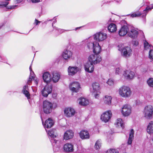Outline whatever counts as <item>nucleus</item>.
Returning a JSON list of instances; mask_svg holds the SVG:
<instances>
[{
    "mask_svg": "<svg viewBox=\"0 0 153 153\" xmlns=\"http://www.w3.org/2000/svg\"><path fill=\"white\" fill-rule=\"evenodd\" d=\"M4 24H1L0 25V29L3 26H4Z\"/></svg>",
    "mask_w": 153,
    "mask_h": 153,
    "instance_id": "obj_53",
    "label": "nucleus"
},
{
    "mask_svg": "<svg viewBox=\"0 0 153 153\" xmlns=\"http://www.w3.org/2000/svg\"><path fill=\"white\" fill-rule=\"evenodd\" d=\"M136 46L138 45V42H135V44H134Z\"/></svg>",
    "mask_w": 153,
    "mask_h": 153,
    "instance_id": "obj_55",
    "label": "nucleus"
},
{
    "mask_svg": "<svg viewBox=\"0 0 153 153\" xmlns=\"http://www.w3.org/2000/svg\"><path fill=\"white\" fill-rule=\"evenodd\" d=\"M45 130L50 137V141L53 147L54 152H56L57 150V130L56 129H52L47 132V130Z\"/></svg>",
    "mask_w": 153,
    "mask_h": 153,
    "instance_id": "obj_2",
    "label": "nucleus"
},
{
    "mask_svg": "<svg viewBox=\"0 0 153 153\" xmlns=\"http://www.w3.org/2000/svg\"><path fill=\"white\" fill-rule=\"evenodd\" d=\"M101 142L100 140H98L96 141L94 146V148L95 149L98 150L100 149L101 146Z\"/></svg>",
    "mask_w": 153,
    "mask_h": 153,
    "instance_id": "obj_35",
    "label": "nucleus"
},
{
    "mask_svg": "<svg viewBox=\"0 0 153 153\" xmlns=\"http://www.w3.org/2000/svg\"><path fill=\"white\" fill-rule=\"evenodd\" d=\"M41 23V22L40 21H38L36 19H35V22L34 23V24L35 25H38L40 23Z\"/></svg>",
    "mask_w": 153,
    "mask_h": 153,
    "instance_id": "obj_43",
    "label": "nucleus"
},
{
    "mask_svg": "<svg viewBox=\"0 0 153 153\" xmlns=\"http://www.w3.org/2000/svg\"><path fill=\"white\" fill-rule=\"evenodd\" d=\"M144 49L146 50H147L148 49H150V50L153 48L152 46L150 44H149V43L145 40L144 41Z\"/></svg>",
    "mask_w": 153,
    "mask_h": 153,
    "instance_id": "obj_33",
    "label": "nucleus"
},
{
    "mask_svg": "<svg viewBox=\"0 0 153 153\" xmlns=\"http://www.w3.org/2000/svg\"><path fill=\"white\" fill-rule=\"evenodd\" d=\"M131 112V107L128 104L124 105L122 108L121 113L125 117L129 115Z\"/></svg>",
    "mask_w": 153,
    "mask_h": 153,
    "instance_id": "obj_9",
    "label": "nucleus"
},
{
    "mask_svg": "<svg viewBox=\"0 0 153 153\" xmlns=\"http://www.w3.org/2000/svg\"><path fill=\"white\" fill-rule=\"evenodd\" d=\"M32 79H34V78H32L31 77V76H30L29 79L27 82V83L28 84L30 85V83H31V81H32Z\"/></svg>",
    "mask_w": 153,
    "mask_h": 153,
    "instance_id": "obj_42",
    "label": "nucleus"
},
{
    "mask_svg": "<svg viewBox=\"0 0 153 153\" xmlns=\"http://www.w3.org/2000/svg\"><path fill=\"white\" fill-rule=\"evenodd\" d=\"M74 133L71 130L67 131L64 134V138L65 140H68L73 138Z\"/></svg>",
    "mask_w": 153,
    "mask_h": 153,
    "instance_id": "obj_24",
    "label": "nucleus"
},
{
    "mask_svg": "<svg viewBox=\"0 0 153 153\" xmlns=\"http://www.w3.org/2000/svg\"><path fill=\"white\" fill-rule=\"evenodd\" d=\"M107 84L111 86H113L115 83V82L114 79H109L106 82Z\"/></svg>",
    "mask_w": 153,
    "mask_h": 153,
    "instance_id": "obj_36",
    "label": "nucleus"
},
{
    "mask_svg": "<svg viewBox=\"0 0 153 153\" xmlns=\"http://www.w3.org/2000/svg\"><path fill=\"white\" fill-rule=\"evenodd\" d=\"M56 16L54 17L52 20L53 22L52 23V26L54 29L57 30V23L56 21Z\"/></svg>",
    "mask_w": 153,
    "mask_h": 153,
    "instance_id": "obj_34",
    "label": "nucleus"
},
{
    "mask_svg": "<svg viewBox=\"0 0 153 153\" xmlns=\"http://www.w3.org/2000/svg\"><path fill=\"white\" fill-rule=\"evenodd\" d=\"M53 105L48 100L44 101L43 103V109L44 112L46 114L50 113L52 111Z\"/></svg>",
    "mask_w": 153,
    "mask_h": 153,
    "instance_id": "obj_8",
    "label": "nucleus"
},
{
    "mask_svg": "<svg viewBox=\"0 0 153 153\" xmlns=\"http://www.w3.org/2000/svg\"><path fill=\"white\" fill-rule=\"evenodd\" d=\"M40 14H39V17H40Z\"/></svg>",
    "mask_w": 153,
    "mask_h": 153,
    "instance_id": "obj_57",
    "label": "nucleus"
},
{
    "mask_svg": "<svg viewBox=\"0 0 153 153\" xmlns=\"http://www.w3.org/2000/svg\"><path fill=\"white\" fill-rule=\"evenodd\" d=\"M79 135L82 139H88L89 137V133L87 131H82L79 133Z\"/></svg>",
    "mask_w": 153,
    "mask_h": 153,
    "instance_id": "obj_27",
    "label": "nucleus"
},
{
    "mask_svg": "<svg viewBox=\"0 0 153 153\" xmlns=\"http://www.w3.org/2000/svg\"><path fill=\"white\" fill-rule=\"evenodd\" d=\"M104 103L110 105L111 104L112 97L111 96L105 95L103 98Z\"/></svg>",
    "mask_w": 153,
    "mask_h": 153,
    "instance_id": "obj_32",
    "label": "nucleus"
},
{
    "mask_svg": "<svg viewBox=\"0 0 153 153\" xmlns=\"http://www.w3.org/2000/svg\"><path fill=\"white\" fill-rule=\"evenodd\" d=\"M138 32L137 30L134 28H132L129 29L128 33V36L131 38H136L138 35Z\"/></svg>",
    "mask_w": 153,
    "mask_h": 153,
    "instance_id": "obj_16",
    "label": "nucleus"
},
{
    "mask_svg": "<svg viewBox=\"0 0 153 153\" xmlns=\"http://www.w3.org/2000/svg\"><path fill=\"white\" fill-rule=\"evenodd\" d=\"M52 89V85H49L47 84L45 86L44 89L42 91V96L44 97H47L48 95L51 93Z\"/></svg>",
    "mask_w": 153,
    "mask_h": 153,
    "instance_id": "obj_12",
    "label": "nucleus"
},
{
    "mask_svg": "<svg viewBox=\"0 0 153 153\" xmlns=\"http://www.w3.org/2000/svg\"><path fill=\"white\" fill-rule=\"evenodd\" d=\"M152 8H153V5H152V7H147L143 10L144 13H143L142 14L139 11H137L136 12H134L129 15H130V17L132 18L138 17L141 15H142V17H145L146 15L147 12L146 13V12L147 11L149 10H151Z\"/></svg>",
    "mask_w": 153,
    "mask_h": 153,
    "instance_id": "obj_11",
    "label": "nucleus"
},
{
    "mask_svg": "<svg viewBox=\"0 0 153 153\" xmlns=\"http://www.w3.org/2000/svg\"><path fill=\"white\" fill-rule=\"evenodd\" d=\"M76 153H82V152L78 149L76 151Z\"/></svg>",
    "mask_w": 153,
    "mask_h": 153,
    "instance_id": "obj_51",
    "label": "nucleus"
},
{
    "mask_svg": "<svg viewBox=\"0 0 153 153\" xmlns=\"http://www.w3.org/2000/svg\"><path fill=\"white\" fill-rule=\"evenodd\" d=\"M34 72L33 71H30V76H31L32 78H34Z\"/></svg>",
    "mask_w": 153,
    "mask_h": 153,
    "instance_id": "obj_47",
    "label": "nucleus"
},
{
    "mask_svg": "<svg viewBox=\"0 0 153 153\" xmlns=\"http://www.w3.org/2000/svg\"><path fill=\"white\" fill-rule=\"evenodd\" d=\"M93 39L90 38L87 40V47L89 49H92L94 53L92 54L88 57V60L93 64L99 63L102 60L100 56L98 54L101 51V48L97 42H94Z\"/></svg>",
    "mask_w": 153,
    "mask_h": 153,
    "instance_id": "obj_1",
    "label": "nucleus"
},
{
    "mask_svg": "<svg viewBox=\"0 0 153 153\" xmlns=\"http://www.w3.org/2000/svg\"><path fill=\"white\" fill-rule=\"evenodd\" d=\"M69 88L73 92L77 93L79 91L81 87L78 82H74L70 84Z\"/></svg>",
    "mask_w": 153,
    "mask_h": 153,
    "instance_id": "obj_10",
    "label": "nucleus"
},
{
    "mask_svg": "<svg viewBox=\"0 0 153 153\" xmlns=\"http://www.w3.org/2000/svg\"><path fill=\"white\" fill-rule=\"evenodd\" d=\"M17 7L18 5H16L10 6H9V7H8L7 8L10 9H14L16 8Z\"/></svg>",
    "mask_w": 153,
    "mask_h": 153,
    "instance_id": "obj_44",
    "label": "nucleus"
},
{
    "mask_svg": "<svg viewBox=\"0 0 153 153\" xmlns=\"http://www.w3.org/2000/svg\"><path fill=\"white\" fill-rule=\"evenodd\" d=\"M111 115L112 114L111 111H108L104 112L101 115V119L102 121L106 123L110 119Z\"/></svg>",
    "mask_w": 153,
    "mask_h": 153,
    "instance_id": "obj_13",
    "label": "nucleus"
},
{
    "mask_svg": "<svg viewBox=\"0 0 153 153\" xmlns=\"http://www.w3.org/2000/svg\"><path fill=\"white\" fill-rule=\"evenodd\" d=\"M106 153H119L118 151L114 149H110L108 150Z\"/></svg>",
    "mask_w": 153,
    "mask_h": 153,
    "instance_id": "obj_38",
    "label": "nucleus"
},
{
    "mask_svg": "<svg viewBox=\"0 0 153 153\" xmlns=\"http://www.w3.org/2000/svg\"><path fill=\"white\" fill-rule=\"evenodd\" d=\"M42 123L45 128H50L52 127L54 125V121L52 120L51 118H49L45 122V123H44L42 119L41 118Z\"/></svg>",
    "mask_w": 153,
    "mask_h": 153,
    "instance_id": "obj_17",
    "label": "nucleus"
},
{
    "mask_svg": "<svg viewBox=\"0 0 153 153\" xmlns=\"http://www.w3.org/2000/svg\"><path fill=\"white\" fill-rule=\"evenodd\" d=\"M118 92L119 95L124 98H128L131 94L132 92L130 88L126 86H123L119 89Z\"/></svg>",
    "mask_w": 153,
    "mask_h": 153,
    "instance_id": "obj_3",
    "label": "nucleus"
},
{
    "mask_svg": "<svg viewBox=\"0 0 153 153\" xmlns=\"http://www.w3.org/2000/svg\"><path fill=\"white\" fill-rule=\"evenodd\" d=\"M134 131L133 129H131L129 133V136L128 141V144L130 145L131 144L132 142L134 139Z\"/></svg>",
    "mask_w": 153,
    "mask_h": 153,
    "instance_id": "obj_30",
    "label": "nucleus"
},
{
    "mask_svg": "<svg viewBox=\"0 0 153 153\" xmlns=\"http://www.w3.org/2000/svg\"><path fill=\"white\" fill-rule=\"evenodd\" d=\"M85 71L91 73L94 70V66L91 62H88L85 65Z\"/></svg>",
    "mask_w": 153,
    "mask_h": 153,
    "instance_id": "obj_21",
    "label": "nucleus"
},
{
    "mask_svg": "<svg viewBox=\"0 0 153 153\" xmlns=\"http://www.w3.org/2000/svg\"><path fill=\"white\" fill-rule=\"evenodd\" d=\"M80 69L76 66H69L68 68V74L69 75L73 76L78 72L80 71Z\"/></svg>",
    "mask_w": 153,
    "mask_h": 153,
    "instance_id": "obj_15",
    "label": "nucleus"
},
{
    "mask_svg": "<svg viewBox=\"0 0 153 153\" xmlns=\"http://www.w3.org/2000/svg\"><path fill=\"white\" fill-rule=\"evenodd\" d=\"M117 127H121L122 128L124 127V124L123 122L121 119H118L115 123Z\"/></svg>",
    "mask_w": 153,
    "mask_h": 153,
    "instance_id": "obj_31",
    "label": "nucleus"
},
{
    "mask_svg": "<svg viewBox=\"0 0 153 153\" xmlns=\"http://www.w3.org/2000/svg\"><path fill=\"white\" fill-rule=\"evenodd\" d=\"M78 101L79 104L82 105H87L89 103L88 100L83 97L79 98Z\"/></svg>",
    "mask_w": 153,
    "mask_h": 153,
    "instance_id": "obj_25",
    "label": "nucleus"
},
{
    "mask_svg": "<svg viewBox=\"0 0 153 153\" xmlns=\"http://www.w3.org/2000/svg\"><path fill=\"white\" fill-rule=\"evenodd\" d=\"M146 131L149 134L153 133V121H151L149 123L147 126Z\"/></svg>",
    "mask_w": 153,
    "mask_h": 153,
    "instance_id": "obj_28",
    "label": "nucleus"
},
{
    "mask_svg": "<svg viewBox=\"0 0 153 153\" xmlns=\"http://www.w3.org/2000/svg\"><path fill=\"white\" fill-rule=\"evenodd\" d=\"M134 73L130 70L124 71L123 75L128 80L132 79L134 76Z\"/></svg>",
    "mask_w": 153,
    "mask_h": 153,
    "instance_id": "obj_19",
    "label": "nucleus"
},
{
    "mask_svg": "<svg viewBox=\"0 0 153 153\" xmlns=\"http://www.w3.org/2000/svg\"><path fill=\"white\" fill-rule=\"evenodd\" d=\"M22 91L28 99L30 98V94L28 91V86L27 85H25L23 86Z\"/></svg>",
    "mask_w": 153,
    "mask_h": 153,
    "instance_id": "obj_26",
    "label": "nucleus"
},
{
    "mask_svg": "<svg viewBox=\"0 0 153 153\" xmlns=\"http://www.w3.org/2000/svg\"><path fill=\"white\" fill-rule=\"evenodd\" d=\"M56 94H53L52 95V97L54 98H56Z\"/></svg>",
    "mask_w": 153,
    "mask_h": 153,
    "instance_id": "obj_52",
    "label": "nucleus"
},
{
    "mask_svg": "<svg viewBox=\"0 0 153 153\" xmlns=\"http://www.w3.org/2000/svg\"><path fill=\"white\" fill-rule=\"evenodd\" d=\"M63 149L66 152H73L74 150L73 145L70 143H66L64 146Z\"/></svg>",
    "mask_w": 153,
    "mask_h": 153,
    "instance_id": "obj_23",
    "label": "nucleus"
},
{
    "mask_svg": "<svg viewBox=\"0 0 153 153\" xmlns=\"http://www.w3.org/2000/svg\"><path fill=\"white\" fill-rule=\"evenodd\" d=\"M33 3H36L40 2V0H31Z\"/></svg>",
    "mask_w": 153,
    "mask_h": 153,
    "instance_id": "obj_48",
    "label": "nucleus"
},
{
    "mask_svg": "<svg viewBox=\"0 0 153 153\" xmlns=\"http://www.w3.org/2000/svg\"><path fill=\"white\" fill-rule=\"evenodd\" d=\"M149 58L152 59L153 62V50L151 49L149 52Z\"/></svg>",
    "mask_w": 153,
    "mask_h": 153,
    "instance_id": "obj_40",
    "label": "nucleus"
},
{
    "mask_svg": "<svg viewBox=\"0 0 153 153\" xmlns=\"http://www.w3.org/2000/svg\"><path fill=\"white\" fill-rule=\"evenodd\" d=\"M129 30L128 27L126 25H123L120 29L118 32V34L120 36H124L128 33Z\"/></svg>",
    "mask_w": 153,
    "mask_h": 153,
    "instance_id": "obj_20",
    "label": "nucleus"
},
{
    "mask_svg": "<svg viewBox=\"0 0 153 153\" xmlns=\"http://www.w3.org/2000/svg\"><path fill=\"white\" fill-rule=\"evenodd\" d=\"M65 115L68 117H72L74 115L76 111L75 110L71 107L66 108L64 110Z\"/></svg>",
    "mask_w": 153,
    "mask_h": 153,
    "instance_id": "obj_14",
    "label": "nucleus"
},
{
    "mask_svg": "<svg viewBox=\"0 0 153 153\" xmlns=\"http://www.w3.org/2000/svg\"><path fill=\"white\" fill-rule=\"evenodd\" d=\"M64 31V30H61V29H58V32H61L60 33H62Z\"/></svg>",
    "mask_w": 153,
    "mask_h": 153,
    "instance_id": "obj_50",
    "label": "nucleus"
},
{
    "mask_svg": "<svg viewBox=\"0 0 153 153\" xmlns=\"http://www.w3.org/2000/svg\"><path fill=\"white\" fill-rule=\"evenodd\" d=\"M0 57L1 59V60H0V61L3 62H5L6 60V58L5 57H2L0 56Z\"/></svg>",
    "mask_w": 153,
    "mask_h": 153,
    "instance_id": "obj_46",
    "label": "nucleus"
},
{
    "mask_svg": "<svg viewBox=\"0 0 153 153\" xmlns=\"http://www.w3.org/2000/svg\"><path fill=\"white\" fill-rule=\"evenodd\" d=\"M107 34L105 33L99 32L95 34L93 37H91L88 39H86L84 42L86 43V45H87V40L90 38L93 39L92 40H93V41L94 42H97L94 41V40L99 42L102 41L105 39L107 38Z\"/></svg>",
    "mask_w": 153,
    "mask_h": 153,
    "instance_id": "obj_4",
    "label": "nucleus"
},
{
    "mask_svg": "<svg viewBox=\"0 0 153 153\" xmlns=\"http://www.w3.org/2000/svg\"><path fill=\"white\" fill-rule=\"evenodd\" d=\"M31 65L30 66V67H29V69H30V71H32V68H31Z\"/></svg>",
    "mask_w": 153,
    "mask_h": 153,
    "instance_id": "obj_54",
    "label": "nucleus"
},
{
    "mask_svg": "<svg viewBox=\"0 0 153 153\" xmlns=\"http://www.w3.org/2000/svg\"><path fill=\"white\" fill-rule=\"evenodd\" d=\"M122 71L121 68H117L116 69V73L117 74H120Z\"/></svg>",
    "mask_w": 153,
    "mask_h": 153,
    "instance_id": "obj_41",
    "label": "nucleus"
},
{
    "mask_svg": "<svg viewBox=\"0 0 153 153\" xmlns=\"http://www.w3.org/2000/svg\"><path fill=\"white\" fill-rule=\"evenodd\" d=\"M42 78L44 81L48 84L51 80V75L48 72L44 73L42 75Z\"/></svg>",
    "mask_w": 153,
    "mask_h": 153,
    "instance_id": "obj_22",
    "label": "nucleus"
},
{
    "mask_svg": "<svg viewBox=\"0 0 153 153\" xmlns=\"http://www.w3.org/2000/svg\"><path fill=\"white\" fill-rule=\"evenodd\" d=\"M100 87L99 83L95 82L92 85V88L90 89V92L92 93L95 98L99 97L100 94Z\"/></svg>",
    "mask_w": 153,
    "mask_h": 153,
    "instance_id": "obj_7",
    "label": "nucleus"
},
{
    "mask_svg": "<svg viewBox=\"0 0 153 153\" xmlns=\"http://www.w3.org/2000/svg\"><path fill=\"white\" fill-rule=\"evenodd\" d=\"M53 77L52 78V81L54 83L57 82V73L55 72L53 73Z\"/></svg>",
    "mask_w": 153,
    "mask_h": 153,
    "instance_id": "obj_37",
    "label": "nucleus"
},
{
    "mask_svg": "<svg viewBox=\"0 0 153 153\" xmlns=\"http://www.w3.org/2000/svg\"><path fill=\"white\" fill-rule=\"evenodd\" d=\"M22 0H14V2L15 4H18L21 2Z\"/></svg>",
    "mask_w": 153,
    "mask_h": 153,
    "instance_id": "obj_45",
    "label": "nucleus"
},
{
    "mask_svg": "<svg viewBox=\"0 0 153 153\" xmlns=\"http://www.w3.org/2000/svg\"><path fill=\"white\" fill-rule=\"evenodd\" d=\"M118 50L121 52V55L124 57L128 58L132 54V50L131 48L128 46L120 48Z\"/></svg>",
    "mask_w": 153,
    "mask_h": 153,
    "instance_id": "obj_6",
    "label": "nucleus"
},
{
    "mask_svg": "<svg viewBox=\"0 0 153 153\" xmlns=\"http://www.w3.org/2000/svg\"><path fill=\"white\" fill-rule=\"evenodd\" d=\"M147 83L149 86L153 87V78H149L148 80Z\"/></svg>",
    "mask_w": 153,
    "mask_h": 153,
    "instance_id": "obj_39",
    "label": "nucleus"
},
{
    "mask_svg": "<svg viewBox=\"0 0 153 153\" xmlns=\"http://www.w3.org/2000/svg\"><path fill=\"white\" fill-rule=\"evenodd\" d=\"M143 114L146 119H152L153 116V107L151 105H146L144 109Z\"/></svg>",
    "mask_w": 153,
    "mask_h": 153,
    "instance_id": "obj_5",
    "label": "nucleus"
},
{
    "mask_svg": "<svg viewBox=\"0 0 153 153\" xmlns=\"http://www.w3.org/2000/svg\"><path fill=\"white\" fill-rule=\"evenodd\" d=\"M78 28H79V27L76 28V29H75V30H77Z\"/></svg>",
    "mask_w": 153,
    "mask_h": 153,
    "instance_id": "obj_56",
    "label": "nucleus"
},
{
    "mask_svg": "<svg viewBox=\"0 0 153 153\" xmlns=\"http://www.w3.org/2000/svg\"><path fill=\"white\" fill-rule=\"evenodd\" d=\"M72 53L71 51L65 49L63 51L62 56L64 59L67 60L72 57Z\"/></svg>",
    "mask_w": 153,
    "mask_h": 153,
    "instance_id": "obj_18",
    "label": "nucleus"
},
{
    "mask_svg": "<svg viewBox=\"0 0 153 153\" xmlns=\"http://www.w3.org/2000/svg\"><path fill=\"white\" fill-rule=\"evenodd\" d=\"M108 31L111 33H113L116 31L117 30L116 25L114 23H111L108 27Z\"/></svg>",
    "mask_w": 153,
    "mask_h": 153,
    "instance_id": "obj_29",
    "label": "nucleus"
},
{
    "mask_svg": "<svg viewBox=\"0 0 153 153\" xmlns=\"http://www.w3.org/2000/svg\"><path fill=\"white\" fill-rule=\"evenodd\" d=\"M34 82L36 84V85H38V79H36L35 80H34Z\"/></svg>",
    "mask_w": 153,
    "mask_h": 153,
    "instance_id": "obj_49",
    "label": "nucleus"
}]
</instances>
